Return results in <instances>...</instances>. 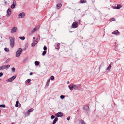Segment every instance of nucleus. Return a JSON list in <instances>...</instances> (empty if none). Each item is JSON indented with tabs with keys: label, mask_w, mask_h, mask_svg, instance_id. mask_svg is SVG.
I'll return each instance as SVG.
<instances>
[{
	"label": "nucleus",
	"mask_w": 124,
	"mask_h": 124,
	"mask_svg": "<svg viewBox=\"0 0 124 124\" xmlns=\"http://www.w3.org/2000/svg\"><path fill=\"white\" fill-rule=\"evenodd\" d=\"M68 87L70 90L71 91L73 90L78 89L79 87L78 86L72 84H71L69 85Z\"/></svg>",
	"instance_id": "f257e3e1"
},
{
	"label": "nucleus",
	"mask_w": 124,
	"mask_h": 124,
	"mask_svg": "<svg viewBox=\"0 0 124 124\" xmlns=\"http://www.w3.org/2000/svg\"><path fill=\"white\" fill-rule=\"evenodd\" d=\"M10 44L11 47H13L15 45V39L12 37H10Z\"/></svg>",
	"instance_id": "f03ea898"
},
{
	"label": "nucleus",
	"mask_w": 124,
	"mask_h": 124,
	"mask_svg": "<svg viewBox=\"0 0 124 124\" xmlns=\"http://www.w3.org/2000/svg\"><path fill=\"white\" fill-rule=\"evenodd\" d=\"M22 51V49L21 48H19L17 51H16V56L18 57L20 55Z\"/></svg>",
	"instance_id": "7ed1b4c3"
},
{
	"label": "nucleus",
	"mask_w": 124,
	"mask_h": 124,
	"mask_svg": "<svg viewBox=\"0 0 124 124\" xmlns=\"http://www.w3.org/2000/svg\"><path fill=\"white\" fill-rule=\"evenodd\" d=\"M39 25L36 26L34 28L33 30H32L30 33H29L30 35H31L34 32L37 30L39 28Z\"/></svg>",
	"instance_id": "20e7f679"
},
{
	"label": "nucleus",
	"mask_w": 124,
	"mask_h": 124,
	"mask_svg": "<svg viewBox=\"0 0 124 124\" xmlns=\"http://www.w3.org/2000/svg\"><path fill=\"white\" fill-rule=\"evenodd\" d=\"M17 31V29L16 27H12L10 30V32L11 33H13L16 32Z\"/></svg>",
	"instance_id": "39448f33"
},
{
	"label": "nucleus",
	"mask_w": 124,
	"mask_h": 124,
	"mask_svg": "<svg viewBox=\"0 0 124 124\" xmlns=\"http://www.w3.org/2000/svg\"><path fill=\"white\" fill-rule=\"evenodd\" d=\"M72 27L73 28H75L78 26V23L75 22H73L72 24Z\"/></svg>",
	"instance_id": "423d86ee"
},
{
	"label": "nucleus",
	"mask_w": 124,
	"mask_h": 124,
	"mask_svg": "<svg viewBox=\"0 0 124 124\" xmlns=\"http://www.w3.org/2000/svg\"><path fill=\"white\" fill-rule=\"evenodd\" d=\"M63 115V113L60 112H58L55 115V116L57 117L62 116Z\"/></svg>",
	"instance_id": "0eeeda50"
},
{
	"label": "nucleus",
	"mask_w": 124,
	"mask_h": 124,
	"mask_svg": "<svg viewBox=\"0 0 124 124\" xmlns=\"http://www.w3.org/2000/svg\"><path fill=\"white\" fill-rule=\"evenodd\" d=\"M122 7L121 5L118 4L117 5V7L113 6V8L114 9H119L121 8Z\"/></svg>",
	"instance_id": "6e6552de"
},
{
	"label": "nucleus",
	"mask_w": 124,
	"mask_h": 124,
	"mask_svg": "<svg viewBox=\"0 0 124 124\" xmlns=\"http://www.w3.org/2000/svg\"><path fill=\"white\" fill-rule=\"evenodd\" d=\"M25 14L24 12H22L19 14L18 15V18H23L25 16Z\"/></svg>",
	"instance_id": "1a4fd4ad"
},
{
	"label": "nucleus",
	"mask_w": 124,
	"mask_h": 124,
	"mask_svg": "<svg viewBox=\"0 0 124 124\" xmlns=\"http://www.w3.org/2000/svg\"><path fill=\"white\" fill-rule=\"evenodd\" d=\"M11 9L10 8L8 9L7 12V15L8 16H10L11 14Z\"/></svg>",
	"instance_id": "9d476101"
},
{
	"label": "nucleus",
	"mask_w": 124,
	"mask_h": 124,
	"mask_svg": "<svg viewBox=\"0 0 124 124\" xmlns=\"http://www.w3.org/2000/svg\"><path fill=\"white\" fill-rule=\"evenodd\" d=\"M56 6L57 9H59L62 6V4L60 3H58L56 4Z\"/></svg>",
	"instance_id": "9b49d317"
},
{
	"label": "nucleus",
	"mask_w": 124,
	"mask_h": 124,
	"mask_svg": "<svg viewBox=\"0 0 124 124\" xmlns=\"http://www.w3.org/2000/svg\"><path fill=\"white\" fill-rule=\"evenodd\" d=\"M112 33L113 34L118 35L119 34V32L118 31V30H116L114 31Z\"/></svg>",
	"instance_id": "f8f14e48"
},
{
	"label": "nucleus",
	"mask_w": 124,
	"mask_h": 124,
	"mask_svg": "<svg viewBox=\"0 0 124 124\" xmlns=\"http://www.w3.org/2000/svg\"><path fill=\"white\" fill-rule=\"evenodd\" d=\"M34 109L32 108H31L29 109L27 112V114L28 115H29L30 114V113H29L32 112L34 110Z\"/></svg>",
	"instance_id": "ddd939ff"
},
{
	"label": "nucleus",
	"mask_w": 124,
	"mask_h": 124,
	"mask_svg": "<svg viewBox=\"0 0 124 124\" xmlns=\"http://www.w3.org/2000/svg\"><path fill=\"white\" fill-rule=\"evenodd\" d=\"M58 118L57 117H55L52 123V124H55L58 120Z\"/></svg>",
	"instance_id": "4468645a"
},
{
	"label": "nucleus",
	"mask_w": 124,
	"mask_h": 124,
	"mask_svg": "<svg viewBox=\"0 0 124 124\" xmlns=\"http://www.w3.org/2000/svg\"><path fill=\"white\" fill-rule=\"evenodd\" d=\"M89 106L88 105H86L84 106V109L85 110H87L89 109Z\"/></svg>",
	"instance_id": "2eb2a0df"
},
{
	"label": "nucleus",
	"mask_w": 124,
	"mask_h": 124,
	"mask_svg": "<svg viewBox=\"0 0 124 124\" xmlns=\"http://www.w3.org/2000/svg\"><path fill=\"white\" fill-rule=\"evenodd\" d=\"M50 79H49L47 81V82H46V85L45 86L46 87H47L48 86L50 83Z\"/></svg>",
	"instance_id": "dca6fc26"
},
{
	"label": "nucleus",
	"mask_w": 124,
	"mask_h": 124,
	"mask_svg": "<svg viewBox=\"0 0 124 124\" xmlns=\"http://www.w3.org/2000/svg\"><path fill=\"white\" fill-rule=\"evenodd\" d=\"M37 42H36L35 41H34L32 44H31V46H35L37 44Z\"/></svg>",
	"instance_id": "f3484780"
},
{
	"label": "nucleus",
	"mask_w": 124,
	"mask_h": 124,
	"mask_svg": "<svg viewBox=\"0 0 124 124\" xmlns=\"http://www.w3.org/2000/svg\"><path fill=\"white\" fill-rule=\"evenodd\" d=\"M4 66H5V68L6 70H8L10 67V65H5Z\"/></svg>",
	"instance_id": "a211bd4d"
},
{
	"label": "nucleus",
	"mask_w": 124,
	"mask_h": 124,
	"mask_svg": "<svg viewBox=\"0 0 124 124\" xmlns=\"http://www.w3.org/2000/svg\"><path fill=\"white\" fill-rule=\"evenodd\" d=\"M5 68V66L4 65H2L0 67V70H3Z\"/></svg>",
	"instance_id": "6ab92c4d"
},
{
	"label": "nucleus",
	"mask_w": 124,
	"mask_h": 124,
	"mask_svg": "<svg viewBox=\"0 0 124 124\" xmlns=\"http://www.w3.org/2000/svg\"><path fill=\"white\" fill-rule=\"evenodd\" d=\"M111 67V65L110 64H109L107 68V70H109L110 69V68Z\"/></svg>",
	"instance_id": "aec40b11"
},
{
	"label": "nucleus",
	"mask_w": 124,
	"mask_h": 124,
	"mask_svg": "<svg viewBox=\"0 0 124 124\" xmlns=\"http://www.w3.org/2000/svg\"><path fill=\"white\" fill-rule=\"evenodd\" d=\"M6 81L8 82H10L12 81H13V80L11 78L7 79L6 80Z\"/></svg>",
	"instance_id": "412c9836"
},
{
	"label": "nucleus",
	"mask_w": 124,
	"mask_h": 124,
	"mask_svg": "<svg viewBox=\"0 0 124 124\" xmlns=\"http://www.w3.org/2000/svg\"><path fill=\"white\" fill-rule=\"evenodd\" d=\"M85 0H80V2L82 3H85Z\"/></svg>",
	"instance_id": "4be33fe9"
},
{
	"label": "nucleus",
	"mask_w": 124,
	"mask_h": 124,
	"mask_svg": "<svg viewBox=\"0 0 124 124\" xmlns=\"http://www.w3.org/2000/svg\"><path fill=\"white\" fill-rule=\"evenodd\" d=\"M35 64L36 65L38 66L39 65V63L38 62L35 61Z\"/></svg>",
	"instance_id": "5701e85b"
},
{
	"label": "nucleus",
	"mask_w": 124,
	"mask_h": 124,
	"mask_svg": "<svg viewBox=\"0 0 124 124\" xmlns=\"http://www.w3.org/2000/svg\"><path fill=\"white\" fill-rule=\"evenodd\" d=\"M19 101H16V104L15 105V106L16 107H18V105Z\"/></svg>",
	"instance_id": "b1692460"
},
{
	"label": "nucleus",
	"mask_w": 124,
	"mask_h": 124,
	"mask_svg": "<svg viewBox=\"0 0 124 124\" xmlns=\"http://www.w3.org/2000/svg\"><path fill=\"white\" fill-rule=\"evenodd\" d=\"M46 51H44L42 53V55L43 56H44L46 54Z\"/></svg>",
	"instance_id": "393cba45"
},
{
	"label": "nucleus",
	"mask_w": 124,
	"mask_h": 124,
	"mask_svg": "<svg viewBox=\"0 0 124 124\" xmlns=\"http://www.w3.org/2000/svg\"><path fill=\"white\" fill-rule=\"evenodd\" d=\"M19 38L22 40H24L25 39V37L24 36L20 37Z\"/></svg>",
	"instance_id": "a878e982"
},
{
	"label": "nucleus",
	"mask_w": 124,
	"mask_h": 124,
	"mask_svg": "<svg viewBox=\"0 0 124 124\" xmlns=\"http://www.w3.org/2000/svg\"><path fill=\"white\" fill-rule=\"evenodd\" d=\"M16 76H14L11 77V78L12 79L13 81L14 79H15V78H16Z\"/></svg>",
	"instance_id": "bb28decb"
},
{
	"label": "nucleus",
	"mask_w": 124,
	"mask_h": 124,
	"mask_svg": "<svg viewBox=\"0 0 124 124\" xmlns=\"http://www.w3.org/2000/svg\"><path fill=\"white\" fill-rule=\"evenodd\" d=\"M0 108H5V105L3 104L2 105H0Z\"/></svg>",
	"instance_id": "cd10ccee"
},
{
	"label": "nucleus",
	"mask_w": 124,
	"mask_h": 124,
	"mask_svg": "<svg viewBox=\"0 0 124 124\" xmlns=\"http://www.w3.org/2000/svg\"><path fill=\"white\" fill-rule=\"evenodd\" d=\"M15 5L12 4L11 5V8L12 9H13L15 7Z\"/></svg>",
	"instance_id": "c85d7f7f"
},
{
	"label": "nucleus",
	"mask_w": 124,
	"mask_h": 124,
	"mask_svg": "<svg viewBox=\"0 0 124 124\" xmlns=\"http://www.w3.org/2000/svg\"><path fill=\"white\" fill-rule=\"evenodd\" d=\"M10 60V58H8L7 60L5 62V63H7Z\"/></svg>",
	"instance_id": "c756f323"
},
{
	"label": "nucleus",
	"mask_w": 124,
	"mask_h": 124,
	"mask_svg": "<svg viewBox=\"0 0 124 124\" xmlns=\"http://www.w3.org/2000/svg\"><path fill=\"white\" fill-rule=\"evenodd\" d=\"M4 50L5 51L8 52L9 51V49L8 48L6 47L5 48Z\"/></svg>",
	"instance_id": "7c9ffc66"
},
{
	"label": "nucleus",
	"mask_w": 124,
	"mask_h": 124,
	"mask_svg": "<svg viewBox=\"0 0 124 124\" xmlns=\"http://www.w3.org/2000/svg\"><path fill=\"white\" fill-rule=\"evenodd\" d=\"M16 1L15 0H14L13 1V4L16 5Z\"/></svg>",
	"instance_id": "2f4dec72"
},
{
	"label": "nucleus",
	"mask_w": 124,
	"mask_h": 124,
	"mask_svg": "<svg viewBox=\"0 0 124 124\" xmlns=\"http://www.w3.org/2000/svg\"><path fill=\"white\" fill-rule=\"evenodd\" d=\"M31 81V79H28L25 82H26L27 81L28 83H29Z\"/></svg>",
	"instance_id": "473e14b6"
},
{
	"label": "nucleus",
	"mask_w": 124,
	"mask_h": 124,
	"mask_svg": "<svg viewBox=\"0 0 124 124\" xmlns=\"http://www.w3.org/2000/svg\"><path fill=\"white\" fill-rule=\"evenodd\" d=\"M65 97V96H64L62 95H61L60 96L61 98L62 99H64V98Z\"/></svg>",
	"instance_id": "72a5a7b5"
},
{
	"label": "nucleus",
	"mask_w": 124,
	"mask_h": 124,
	"mask_svg": "<svg viewBox=\"0 0 124 124\" xmlns=\"http://www.w3.org/2000/svg\"><path fill=\"white\" fill-rule=\"evenodd\" d=\"M81 124H85L84 121L82 120H81Z\"/></svg>",
	"instance_id": "f704fd0d"
},
{
	"label": "nucleus",
	"mask_w": 124,
	"mask_h": 124,
	"mask_svg": "<svg viewBox=\"0 0 124 124\" xmlns=\"http://www.w3.org/2000/svg\"><path fill=\"white\" fill-rule=\"evenodd\" d=\"M43 49L44 51H46L47 49V47L46 46H44V47Z\"/></svg>",
	"instance_id": "c9c22d12"
},
{
	"label": "nucleus",
	"mask_w": 124,
	"mask_h": 124,
	"mask_svg": "<svg viewBox=\"0 0 124 124\" xmlns=\"http://www.w3.org/2000/svg\"><path fill=\"white\" fill-rule=\"evenodd\" d=\"M54 77L53 76H51L50 77V79L51 80H53L54 79Z\"/></svg>",
	"instance_id": "e433bc0d"
},
{
	"label": "nucleus",
	"mask_w": 124,
	"mask_h": 124,
	"mask_svg": "<svg viewBox=\"0 0 124 124\" xmlns=\"http://www.w3.org/2000/svg\"><path fill=\"white\" fill-rule=\"evenodd\" d=\"M12 70L13 72H15V69L14 68H12Z\"/></svg>",
	"instance_id": "4c0bfd02"
},
{
	"label": "nucleus",
	"mask_w": 124,
	"mask_h": 124,
	"mask_svg": "<svg viewBox=\"0 0 124 124\" xmlns=\"http://www.w3.org/2000/svg\"><path fill=\"white\" fill-rule=\"evenodd\" d=\"M55 117L54 115H52L51 116V119H53L54 118H55Z\"/></svg>",
	"instance_id": "58836bf2"
},
{
	"label": "nucleus",
	"mask_w": 124,
	"mask_h": 124,
	"mask_svg": "<svg viewBox=\"0 0 124 124\" xmlns=\"http://www.w3.org/2000/svg\"><path fill=\"white\" fill-rule=\"evenodd\" d=\"M116 21V19L114 18H112L111 19V21Z\"/></svg>",
	"instance_id": "ea45409f"
},
{
	"label": "nucleus",
	"mask_w": 124,
	"mask_h": 124,
	"mask_svg": "<svg viewBox=\"0 0 124 124\" xmlns=\"http://www.w3.org/2000/svg\"><path fill=\"white\" fill-rule=\"evenodd\" d=\"M80 20H79L77 22H77L78 23V24H80Z\"/></svg>",
	"instance_id": "a19ab883"
},
{
	"label": "nucleus",
	"mask_w": 124,
	"mask_h": 124,
	"mask_svg": "<svg viewBox=\"0 0 124 124\" xmlns=\"http://www.w3.org/2000/svg\"><path fill=\"white\" fill-rule=\"evenodd\" d=\"M3 75V73L2 72H0V77L2 76Z\"/></svg>",
	"instance_id": "79ce46f5"
},
{
	"label": "nucleus",
	"mask_w": 124,
	"mask_h": 124,
	"mask_svg": "<svg viewBox=\"0 0 124 124\" xmlns=\"http://www.w3.org/2000/svg\"><path fill=\"white\" fill-rule=\"evenodd\" d=\"M70 116H68V117H67V119L68 120H70Z\"/></svg>",
	"instance_id": "37998d69"
},
{
	"label": "nucleus",
	"mask_w": 124,
	"mask_h": 124,
	"mask_svg": "<svg viewBox=\"0 0 124 124\" xmlns=\"http://www.w3.org/2000/svg\"><path fill=\"white\" fill-rule=\"evenodd\" d=\"M60 45V43H58L57 45V47H58L59 45Z\"/></svg>",
	"instance_id": "c03bdc74"
},
{
	"label": "nucleus",
	"mask_w": 124,
	"mask_h": 124,
	"mask_svg": "<svg viewBox=\"0 0 124 124\" xmlns=\"http://www.w3.org/2000/svg\"><path fill=\"white\" fill-rule=\"evenodd\" d=\"M34 41H35L36 42H37V43L38 41L37 40V39H36Z\"/></svg>",
	"instance_id": "a18cd8bd"
},
{
	"label": "nucleus",
	"mask_w": 124,
	"mask_h": 124,
	"mask_svg": "<svg viewBox=\"0 0 124 124\" xmlns=\"http://www.w3.org/2000/svg\"><path fill=\"white\" fill-rule=\"evenodd\" d=\"M32 74H33V73L32 72H31L30 73V75H32Z\"/></svg>",
	"instance_id": "49530a36"
},
{
	"label": "nucleus",
	"mask_w": 124,
	"mask_h": 124,
	"mask_svg": "<svg viewBox=\"0 0 124 124\" xmlns=\"http://www.w3.org/2000/svg\"><path fill=\"white\" fill-rule=\"evenodd\" d=\"M33 39H35V38L34 37L33 38Z\"/></svg>",
	"instance_id": "de8ad7c7"
},
{
	"label": "nucleus",
	"mask_w": 124,
	"mask_h": 124,
	"mask_svg": "<svg viewBox=\"0 0 124 124\" xmlns=\"http://www.w3.org/2000/svg\"><path fill=\"white\" fill-rule=\"evenodd\" d=\"M68 83H69V81H68L67 83V84H68Z\"/></svg>",
	"instance_id": "09e8293b"
},
{
	"label": "nucleus",
	"mask_w": 124,
	"mask_h": 124,
	"mask_svg": "<svg viewBox=\"0 0 124 124\" xmlns=\"http://www.w3.org/2000/svg\"><path fill=\"white\" fill-rule=\"evenodd\" d=\"M0 124H1L0 123Z\"/></svg>",
	"instance_id": "8fccbe9b"
}]
</instances>
